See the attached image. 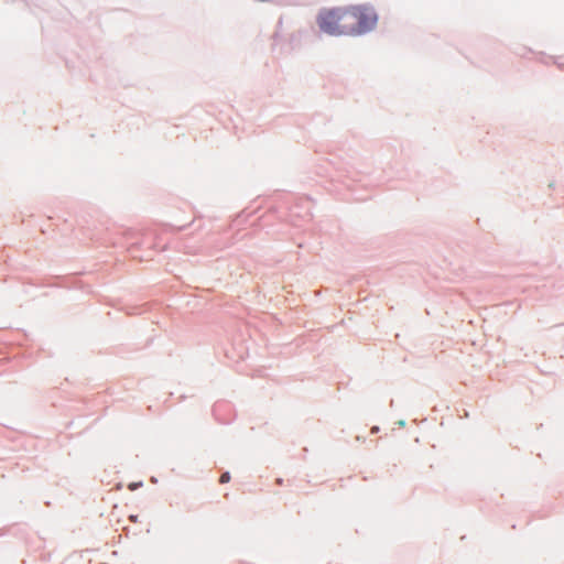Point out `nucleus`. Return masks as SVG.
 <instances>
[{
  "label": "nucleus",
  "mask_w": 564,
  "mask_h": 564,
  "mask_svg": "<svg viewBox=\"0 0 564 564\" xmlns=\"http://www.w3.org/2000/svg\"><path fill=\"white\" fill-rule=\"evenodd\" d=\"M316 22L321 31L329 35H358L376 26L377 14L366 6L323 9Z\"/></svg>",
  "instance_id": "nucleus-1"
},
{
  "label": "nucleus",
  "mask_w": 564,
  "mask_h": 564,
  "mask_svg": "<svg viewBox=\"0 0 564 564\" xmlns=\"http://www.w3.org/2000/svg\"><path fill=\"white\" fill-rule=\"evenodd\" d=\"M230 480V475L229 473H224L220 478H219V482L220 484H226Z\"/></svg>",
  "instance_id": "nucleus-2"
}]
</instances>
